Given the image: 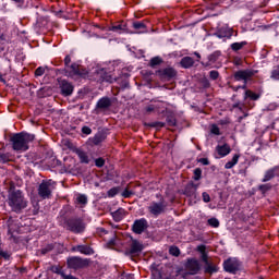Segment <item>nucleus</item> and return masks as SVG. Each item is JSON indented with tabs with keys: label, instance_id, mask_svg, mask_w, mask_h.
Segmentation results:
<instances>
[{
	"label": "nucleus",
	"instance_id": "f257e3e1",
	"mask_svg": "<svg viewBox=\"0 0 279 279\" xmlns=\"http://www.w3.org/2000/svg\"><path fill=\"white\" fill-rule=\"evenodd\" d=\"M8 199L9 206L14 213H21V210L27 208V199L25 198L21 190H16L14 183L10 184Z\"/></svg>",
	"mask_w": 279,
	"mask_h": 279
},
{
	"label": "nucleus",
	"instance_id": "f03ea898",
	"mask_svg": "<svg viewBox=\"0 0 279 279\" xmlns=\"http://www.w3.org/2000/svg\"><path fill=\"white\" fill-rule=\"evenodd\" d=\"M34 141V135L29 133H16L11 137V143L14 151H27L29 143Z\"/></svg>",
	"mask_w": 279,
	"mask_h": 279
},
{
	"label": "nucleus",
	"instance_id": "7ed1b4c3",
	"mask_svg": "<svg viewBox=\"0 0 279 279\" xmlns=\"http://www.w3.org/2000/svg\"><path fill=\"white\" fill-rule=\"evenodd\" d=\"M68 230L74 232V234H82L86 230V223L82 218H70L65 221Z\"/></svg>",
	"mask_w": 279,
	"mask_h": 279
},
{
	"label": "nucleus",
	"instance_id": "20e7f679",
	"mask_svg": "<svg viewBox=\"0 0 279 279\" xmlns=\"http://www.w3.org/2000/svg\"><path fill=\"white\" fill-rule=\"evenodd\" d=\"M53 184H56V182L51 180L43 181L39 184L38 195L41 199H49L51 197V193H53V189H56Z\"/></svg>",
	"mask_w": 279,
	"mask_h": 279
},
{
	"label": "nucleus",
	"instance_id": "39448f33",
	"mask_svg": "<svg viewBox=\"0 0 279 279\" xmlns=\"http://www.w3.org/2000/svg\"><path fill=\"white\" fill-rule=\"evenodd\" d=\"M66 265L69 269H84V267H88V265H90V260L77 256H72L68 257Z\"/></svg>",
	"mask_w": 279,
	"mask_h": 279
},
{
	"label": "nucleus",
	"instance_id": "423d86ee",
	"mask_svg": "<svg viewBox=\"0 0 279 279\" xmlns=\"http://www.w3.org/2000/svg\"><path fill=\"white\" fill-rule=\"evenodd\" d=\"M223 269L228 274H236L241 269V262L236 257H230L223 263Z\"/></svg>",
	"mask_w": 279,
	"mask_h": 279
},
{
	"label": "nucleus",
	"instance_id": "0eeeda50",
	"mask_svg": "<svg viewBox=\"0 0 279 279\" xmlns=\"http://www.w3.org/2000/svg\"><path fill=\"white\" fill-rule=\"evenodd\" d=\"M185 269L190 276H197L202 270V265L199 260L195 258H189L185 263Z\"/></svg>",
	"mask_w": 279,
	"mask_h": 279
},
{
	"label": "nucleus",
	"instance_id": "6e6552de",
	"mask_svg": "<svg viewBox=\"0 0 279 279\" xmlns=\"http://www.w3.org/2000/svg\"><path fill=\"white\" fill-rule=\"evenodd\" d=\"M148 210L151 215L158 217V215H162L167 210V203L162 199L159 203L154 202L148 207Z\"/></svg>",
	"mask_w": 279,
	"mask_h": 279
},
{
	"label": "nucleus",
	"instance_id": "1a4fd4ad",
	"mask_svg": "<svg viewBox=\"0 0 279 279\" xmlns=\"http://www.w3.org/2000/svg\"><path fill=\"white\" fill-rule=\"evenodd\" d=\"M148 225H147V220L145 218L135 220L133 226H132V230L135 234H143V232H145V230H147Z\"/></svg>",
	"mask_w": 279,
	"mask_h": 279
},
{
	"label": "nucleus",
	"instance_id": "9d476101",
	"mask_svg": "<svg viewBox=\"0 0 279 279\" xmlns=\"http://www.w3.org/2000/svg\"><path fill=\"white\" fill-rule=\"evenodd\" d=\"M59 86L64 97L73 95V84L69 83L66 80L59 81Z\"/></svg>",
	"mask_w": 279,
	"mask_h": 279
},
{
	"label": "nucleus",
	"instance_id": "9b49d317",
	"mask_svg": "<svg viewBox=\"0 0 279 279\" xmlns=\"http://www.w3.org/2000/svg\"><path fill=\"white\" fill-rule=\"evenodd\" d=\"M158 73L163 80H171L175 77V75H178V72H175L173 68H166L163 70H159Z\"/></svg>",
	"mask_w": 279,
	"mask_h": 279
},
{
	"label": "nucleus",
	"instance_id": "f8f14e48",
	"mask_svg": "<svg viewBox=\"0 0 279 279\" xmlns=\"http://www.w3.org/2000/svg\"><path fill=\"white\" fill-rule=\"evenodd\" d=\"M112 106V100L108 97L100 98L96 105L98 110H108Z\"/></svg>",
	"mask_w": 279,
	"mask_h": 279
},
{
	"label": "nucleus",
	"instance_id": "ddd939ff",
	"mask_svg": "<svg viewBox=\"0 0 279 279\" xmlns=\"http://www.w3.org/2000/svg\"><path fill=\"white\" fill-rule=\"evenodd\" d=\"M253 75H254L253 71L245 70V71L235 72L234 77L238 81L244 80V82H247L248 77H252Z\"/></svg>",
	"mask_w": 279,
	"mask_h": 279
},
{
	"label": "nucleus",
	"instance_id": "4468645a",
	"mask_svg": "<svg viewBox=\"0 0 279 279\" xmlns=\"http://www.w3.org/2000/svg\"><path fill=\"white\" fill-rule=\"evenodd\" d=\"M219 271V266H217L213 260L207 262V264H204V272L209 274V276H213V274H217Z\"/></svg>",
	"mask_w": 279,
	"mask_h": 279
},
{
	"label": "nucleus",
	"instance_id": "2eb2a0df",
	"mask_svg": "<svg viewBox=\"0 0 279 279\" xmlns=\"http://www.w3.org/2000/svg\"><path fill=\"white\" fill-rule=\"evenodd\" d=\"M141 252H143V244L136 240H133L131 243L129 254L136 255L141 254Z\"/></svg>",
	"mask_w": 279,
	"mask_h": 279
},
{
	"label": "nucleus",
	"instance_id": "dca6fc26",
	"mask_svg": "<svg viewBox=\"0 0 279 279\" xmlns=\"http://www.w3.org/2000/svg\"><path fill=\"white\" fill-rule=\"evenodd\" d=\"M72 250L73 252H81V254H85L86 256H90V254H95V251H93V248L87 245H76Z\"/></svg>",
	"mask_w": 279,
	"mask_h": 279
},
{
	"label": "nucleus",
	"instance_id": "f3484780",
	"mask_svg": "<svg viewBox=\"0 0 279 279\" xmlns=\"http://www.w3.org/2000/svg\"><path fill=\"white\" fill-rule=\"evenodd\" d=\"M216 151L219 154V156H228V154H230L231 149L230 146L228 144L225 145H218L216 147Z\"/></svg>",
	"mask_w": 279,
	"mask_h": 279
},
{
	"label": "nucleus",
	"instance_id": "a211bd4d",
	"mask_svg": "<svg viewBox=\"0 0 279 279\" xmlns=\"http://www.w3.org/2000/svg\"><path fill=\"white\" fill-rule=\"evenodd\" d=\"M277 171H278V168H272L267 170L262 182H269V180H274V178H276Z\"/></svg>",
	"mask_w": 279,
	"mask_h": 279
},
{
	"label": "nucleus",
	"instance_id": "6ab92c4d",
	"mask_svg": "<svg viewBox=\"0 0 279 279\" xmlns=\"http://www.w3.org/2000/svg\"><path fill=\"white\" fill-rule=\"evenodd\" d=\"M180 64L181 66H183V69H191V66L195 64V60H193V58L191 57H184L181 60Z\"/></svg>",
	"mask_w": 279,
	"mask_h": 279
},
{
	"label": "nucleus",
	"instance_id": "aec40b11",
	"mask_svg": "<svg viewBox=\"0 0 279 279\" xmlns=\"http://www.w3.org/2000/svg\"><path fill=\"white\" fill-rule=\"evenodd\" d=\"M70 69L71 71L68 72L69 77H73V75H82V72H80V66L76 63H72Z\"/></svg>",
	"mask_w": 279,
	"mask_h": 279
},
{
	"label": "nucleus",
	"instance_id": "412c9836",
	"mask_svg": "<svg viewBox=\"0 0 279 279\" xmlns=\"http://www.w3.org/2000/svg\"><path fill=\"white\" fill-rule=\"evenodd\" d=\"M106 141V133L104 132H98L94 137H93V143L94 145H99V143H104Z\"/></svg>",
	"mask_w": 279,
	"mask_h": 279
},
{
	"label": "nucleus",
	"instance_id": "4be33fe9",
	"mask_svg": "<svg viewBox=\"0 0 279 279\" xmlns=\"http://www.w3.org/2000/svg\"><path fill=\"white\" fill-rule=\"evenodd\" d=\"M76 155L78 156L81 162H83L84 165H88V162H90V159H88V155L83 150L77 149Z\"/></svg>",
	"mask_w": 279,
	"mask_h": 279
},
{
	"label": "nucleus",
	"instance_id": "5701e85b",
	"mask_svg": "<svg viewBox=\"0 0 279 279\" xmlns=\"http://www.w3.org/2000/svg\"><path fill=\"white\" fill-rule=\"evenodd\" d=\"M239 155H234L231 161H228L225 166V169H232V167H234V165H236V162H239Z\"/></svg>",
	"mask_w": 279,
	"mask_h": 279
},
{
	"label": "nucleus",
	"instance_id": "b1692460",
	"mask_svg": "<svg viewBox=\"0 0 279 279\" xmlns=\"http://www.w3.org/2000/svg\"><path fill=\"white\" fill-rule=\"evenodd\" d=\"M114 221H121V219H123V209H118L113 213H111Z\"/></svg>",
	"mask_w": 279,
	"mask_h": 279
},
{
	"label": "nucleus",
	"instance_id": "393cba45",
	"mask_svg": "<svg viewBox=\"0 0 279 279\" xmlns=\"http://www.w3.org/2000/svg\"><path fill=\"white\" fill-rule=\"evenodd\" d=\"M245 97H250V99H252L253 101H257V99H260V95H258L252 90H246Z\"/></svg>",
	"mask_w": 279,
	"mask_h": 279
},
{
	"label": "nucleus",
	"instance_id": "a878e982",
	"mask_svg": "<svg viewBox=\"0 0 279 279\" xmlns=\"http://www.w3.org/2000/svg\"><path fill=\"white\" fill-rule=\"evenodd\" d=\"M109 31L118 32V34H122L123 32H125V28L123 27V25L119 24V25L110 27Z\"/></svg>",
	"mask_w": 279,
	"mask_h": 279
},
{
	"label": "nucleus",
	"instance_id": "bb28decb",
	"mask_svg": "<svg viewBox=\"0 0 279 279\" xmlns=\"http://www.w3.org/2000/svg\"><path fill=\"white\" fill-rule=\"evenodd\" d=\"M158 64H162V59L160 57H154L150 60V66H158Z\"/></svg>",
	"mask_w": 279,
	"mask_h": 279
},
{
	"label": "nucleus",
	"instance_id": "cd10ccee",
	"mask_svg": "<svg viewBox=\"0 0 279 279\" xmlns=\"http://www.w3.org/2000/svg\"><path fill=\"white\" fill-rule=\"evenodd\" d=\"M133 27L134 29H144L143 32H147L145 31L147 26L143 22H134Z\"/></svg>",
	"mask_w": 279,
	"mask_h": 279
},
{
	"label": "nucleus",
	"instance_id": "c85d7f7f",
	"mask_svg": "<svg viewBox=\"0 0 279 279\" xmlns=\"http://www.w3.org/2000/svg\"><path fill=\"white\" fill-rule=\"evenodd\" d=\"M243 47H245V43H234L231 45V49H233V51H240Z\"/></svg>",
	"mask_w": 279,
	"mask_h": 279
},
{
	"label": "nucleus",
	"instance_id": "c756f323",
	"mask_svg": "<svg viewBox=\"0 0 279 279\" xmlns=\"http://www.w3.org/2000/svg\"><path fill=\"white\" fill-rule=\"evenodd\" d=\"M207 223L211 226V228H219V220L217 218L208 219Z\"/></svg>",
	"mask_w": 279,
	"mask_h": 279
},
{
	"label": "nucleus",
	"instance_id": "7c9ffc66",
	"mask_svg": "<svg viewBox=\"0 0 279 279\" xmlns=\"http://www.w3.org/2000/svg\"><path fill=\"white\" fill-rule=\"evenodd\" d=\"M169 254L171 256H180V248L178 246H170Z\"/></svg>",
	"mask_w": 279,
	"mask_h": 279
},
{
	"label": "nucleus",
	"instance_id": "2f4dec72",
	"mask_svg": "<svg viewBox=\"0 0 279 279\" xmlns=\"http://www.w3.org/2000/svg\"><path fill=\"white\" fill-rule=\"evenodd\" d=\"M52 271L54 274H58L59 276H61L63 279L64 277H66V275L64 274V271H62V268L58 267V266H54L52 267Z\"/></svg>",
	"mask_w": 279,
	"mask_h": 279
},
{
	"label": "nucleus",
	"instance_id": "473e14b6",
	"mask_svg": "<svg viewBox=\"0 0 279 279\" xmlns=\"http://www.w3.org/2000/svg\"><path fill=\"white\" fill-rule=\"evenodd\" d=\"M258 189L262 193H267V191H271V184H262Z\"/></svg>",
	"mask_w": 279,
	"mask_h": 279
},
{
	"label": "nucleus",
	"instance_id": "72a5a7b5",
	"mask_svg": "<svg viewBox=\"0 0 279 279\" xmlns=\"http://www.w3.org/2000/svg\"><path fill=\"white\" fill-rule=\"evenodd\" d=\"M35 75L36 77H41V75H45V68L44 66H39L35 70Z\"/></svg>",
	"mask_w": 279,
	"mask_h": 279
},
{
	"label": "nucleus",
	"instance_id": "f704fd0d",
	"mask_svg": "<svg viewBox=\"0 0 279 279\" xmlns=\"http://www.w3.org/2000/svg\"><path fill=\"white\" fill-rule=\"evenodd\" d=\"M270 77L272 80H279V65L272 70Z\"/></svg>",
	"mask_w": 279,
	"mask_h": 279
},
{
	"label": "nucleus",
	"instance_id": "c9c22d12",
	"mask_svg": "<svg viewBox=\"0 0 279 279\" xmlns=\"http://www.w3.org/2000/svg\"><path fill=\"white\" fill-rule=\"evenodd\" d=\"M195 193V185L191 184L185 187V194L193 195Z\"/></svg>",
	"mask_w": 279,
	"mask_h": 279
},
{
	"label": "nucleus",
	"instance_id": "e433bc0d",
	"mask_svg": "<svg viewBox=\"0 0 279 279\" xmlns=\"http://www.w3.org/2000/svg\"><path fill=\"white\" fill-rule=\"evenodd\" d=\"M95 165L96 167H98L99 169H101V167H104L106 165V160H104V158H97L95 160Z\"/></svg>",
	"mask_w": 279,
	"mask_h": 279
},
{
	"label": "nucleus",
	"instance_id": "4c0bfd02",
	"mask_svg": "<svg viewBox=\"0 0 279 279\" xmlns=\"http://www.w3.org/2000/svg\"><path fill=\"white\" fill-rule=\"evenodd\" d=\"M202 179V169H199V168H196L195 170H194V180H201Z\"/></svg>",
	"mask_w": 279,
	"mask_h": 279
},
{
	"label": "nucleus",
	"instance_id": "58836bf2",
	"mask_svg": "<svg viewBox=\"0 0 279 279\" xmlns=\"http://www.w3.org/2000/svg\"><path fill=\"white\" fill-rule=\"evenodd\" d=\"M0 162H10V156L8 154H0Z\"/></svg>",
	"mask_w": 279,
	"mask_h": 279
},
{
	"label": "nucleus",
	"instance_id": "ea45409f",
	"mask_svg": "<svg viewBox=\"0 0 279 279\" xmlns=\"http://www.w3.org/2000/svg\"><path fill=\"white\" fill-rule=\"evenodd\" d=\"M119 194V190L118 187H112L108 191V196L109 197H114V195H118Z\"/></svg>",
	"mask_w": 279,
	"mask_h": 279
},
{
	"label": "nucleus",
	"instance_id": "a19ab883",
	"mask_svg": "<svg viewBox=\"0 0 279 279\" xmlns=\"http://www.w3.org/2000/svg\"><path fill=\"white\" fill-rule=\"evenodd\" d=\"M201 259L204 263V265L210 262V258L208 257V253L206 252L201 254Z\"/></svg>",
	"mask_w": 279,
	"mask_h": 279
},
{
	"label": "nucleus",
	"instance_id": "79ce46f5",
	"mask_svg": "<svg viewBox=\"0 0 279 279\" xmlns=\"http://www.w3.org/2000/svg\"><path fill=\"white\" fill-rule=\"evenodd\" d=\"M146 125H148L149 128H158V129L165 128V123H162V122H153V123L146 124Z\"/></svg>",
	"mask_w": 279,
	"mask_h": 279
},
{
	"label": "nucleus",
	"instance_id": "37998d69",
	"mask_svg": "<svg viewBox=\"0 0 279 279\" xmlns=\"http://www.w3.org/2000/svg\"><path fill=\"white\" fill-rule=\"evenodd\" d=\"M77 202H78V204H87L88 198L86 197V195H80L77 197Z\"/></svg>",
	"mask_w": 279,
	"mask_h": 279
},
{
	"label": "nucleus",
	"instance_id": "c03bdc74",
	"mask_svg": "<svg viewBox=\"0 0 279 279\" xmlns=\"http://www.w3.org/2000/svg\"><path fill=\"white\" fill-rule=\"evenodd\" d=\"M211 134H215L216 136H219V134H221L217 124L211 125Z\"/></svg>",
	"mask_w": 279,
	"mask_h": 279
},
{
	"label": "nucleus",
	"instance_id": "a18cd8bd",
	"mask_svg": "<svg viewBox=\"0 0 279 279\" xmlns=\"http://www.w3.org/2000/svg\"><path fill=\"white\" fill-rule=\"evenodd\" d=\"M51 250H53V245L49 244L45 248H41L40 253L41 254H48V252H51Z\"/></svg>",
	"mask_w": 279,
	"mask_h": 279
},
{
	"label": "nucleus",
	"instance_id": "49530a36",
	"mask_svg": "<svg viewBox=\"0 0 279 279\" xmlns=\"http://www.w3.org/2000/svg\"><path fill=\"white\" fill-rule=\"evenodd\" d=\"M203 202H205V204H208V202H210V195L207 192L203 193Z\"/></svg>",
	"mask_w": 279,
	"mask_h": 279
},
{
	"label": "nucleus",
	"instance_id": "de8ad7c7",
	"mask_svg": "<svg viewBox=\"0 0 279 279\" xmlns=\"http://www.w3.org/2000/svg\"><path fill=\"white\" fill-rule=\"evenodd\" d=\"M92 132H93V130L90 128H88V126H83L82 128V133L83 134L88 135V134H92Z\"/></svg>",
	"mask_w": 279,
	"mask_h": 279
},
{
	"label": "nucleus",
	"instance_id": "09e8293b",
	"mask_svg": "<svg viewBox=\"0 0 279 279\" xmlns=\"http://www.w3.org/2000/svg\"><path fill=\"white\" fill-rule=\"evenodd\" d=\"M209 75L211 77V80H217V77H219V72L217 71H210Z\"/></svg>",
	"mask_w": 279,
	"mask_h": 279
},
{
	"label": "nucleus",
	"instance_id": "8fccbe9b",
	"mask_svg": "<svg viewBox=\"0 0 279 279\" xmlns=\"http://www.w3.org/2000/svg\"><path fill=\"white\" fill-rule=\"evenodd\" d=\"M133 193L132 191H129V190H124V192L122 193V197H132Z\"/></svg>",
	"mask_w": 279,
	"mask_h": 279
},
{
	"label": "nucleus",
	"instance_id": "3c124183",
	"mask_svg": "<svg viewBox=\"0 0 279 279\" xmlns=\"http://www.w3.org/2000/svg\"><path fill=\"white\" fill-rule=\"evenodd\" d=\"M198 162H201V163L204 165V166L210 165V161L208 160V158H201V159L198 160Z\"/></svg>",
	"mask_w": 279,
	"mask_h": 279
},
{
	"label": "nucleus",
	"instance_id": "603ef678",
	"mask_svg": "<svg viewBox=\"0 0 279 279\" xmlns=\"http://www.w3.org/2000/svg\"><path fill=\"white\" fill-rule=\"evenodd\" d=\"M197 252H199L201 254H205L206 253V245L197 246Z\"/></svg>",
	"mask_w": 279,
	"mask_h": 279
},
{
	"label": "nucleus",
	"instance_id": "864d4df0",
	"mask_svg": "<svg viewBox=\"0 0 279 279\" xmlns=\"http://www.w3.org/2000/svg\"><path fill=\"white\" fill-rule=\"evenodd\" d=\"M64 64H65V66H69V64H71V57L70 56L65 57Z\"/></svg>",
	"mask_w": 279,
	"mask_h": 279
},
{
	"label": "nucleus",
	"instance_id": "5fc2aeb1",
	"mask_svg": "<svg viewBox=\"0 0 279 279\" xmlns=\"http://www.w3.org/2000/svg\"><path fill=\"white\" fill-rule=\"evenodd\" d=\"M209 61L210 62H216L217 61V54H211V56H209Z\"/></svg>",
	"mask_w": 279,
	"mask_h": 279
},
{
	"label": "nucleus",
	"instance_id": "6e6d98bb",
	"mask_svg": "<svg viewBox=\"0 0 279 279\" xmlns=\"http://www.w3.org/2000/svg\"><path fill=\"white\" fill-rule=\"evenodd\" d=\"M154 110H155L154 105L146 107V112H154Z\"/></svg>",
	"mask_w": 279,
	"mask_h": 279
},
{
	"label": "nucleus",
	"instance_id": "4d7b16f0",
	"mask_svg": "<svg viewBox=\"0 0 279 279\" xmlns=\"http://www.w3.org/2000/svg\"><path fill=\"white\" fill-rule=\"evenodd\" d=\"M0 82H3V84H5V80L3 78L2 74H0Z\"/></svg>",
	"mask_w": 279,
	"mask_h": 279
},
{
	"label": "nucleus",
	"instance_id": "13d9d810",
	"mask_svg": "<svg viewBox=\"0 0 279 279\" xmlns=\"http://www.w3.org/2000/svg\"><path fill=\"white\" fill-rule=\"evenodd\" d=\"M194 54L196 56V58H198V60L202 58V56L198 52H194Z\"/></svg>",
	"mask_w": 279,
	"mask_h": 279
},
{
	"label": "nucleus",
	"instance_id": "bf43d9fd",
	"mask_svg": "<svg viewBox=\"0 0 279 279\" xmlns=\"http://www.w3.org/2000/svg\"><path fill=\"white\" fill-rule=\"evenodd\" d=\"M169 123L170 125H175V120H170Z\"/></svg>",
	"mask_w": 279,
	"mask_h": 279
},
{
	"label": "nucleus",
	"instance_id": "052dcab7",
	"mask_svg": "<svg viewBox=\"0 0 279 279\" xmlns=\"http://www.w3.org/2000/svg\"><path fill=\"white\" fill-rule=\"evenodd\" d=\"M124 88H130V84L126 83V84L124 85Z\"/></svg>",
	"mask_w": 279,
	"mask_h": 279
},
{
	"label": "nucleus",
	"instance_id": "680f3d73",
	"mask_svg": "<svg viewBox=\"0 0 279 279\" xmlns=\"http://www.w3.org/2000/svg\"><path fill=\"white\" fill-rule=\"evenodd\" d=\"M15 3H21L23 0H13Z\"/></svg>",
	"mask_w": 279,
	"mask_h": 279
},
{
	"label": "nucleus",
	"instance_id": "e2e57ef3",
	"mask_svg": "<svg viewBox=\"0 0 279 279\" xmlns=\"http://www.w3.org/2000/svg\"><path fill=\"white\" fill-rule=\"evenodd\" d=\"M233 108H239V104L234 105Z\"/></svg>",
	"mask_w": 279,
	"mask_h": 279
},
{
	"label": "nucleus",
	"instance_id": "0e129e2a",
	"mask_svg": "<svg viewBox=\"0 0 279 279\" xmlns=\"http://www.w3.org/2000/svg\"><path fill=\"white\" fill-rule=\"evenodd\" d=\"M243 88H245V85L243 86Z\"/></svg>",
	"mask_w": 279,
	"mask_h": 279
}]
</instances>
